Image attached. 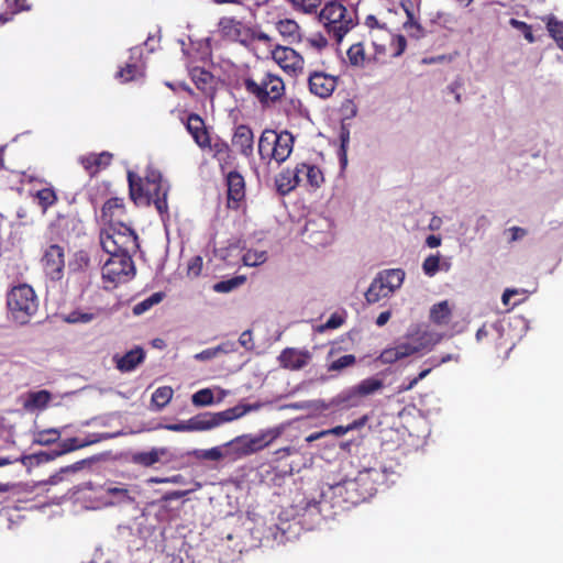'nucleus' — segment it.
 Here are the masks:
<instances>
[{
	"label": "nucleus",
	"mask_w": 563,
	"mask_h": 563,
	"mask_svg": "<svg viewBox=\"0 0 563 563\" xmlns=\"http://www.w3.org/2000/svg\"><path fill=\"white\" fill-rule=\"evenodd\" d=\"M238 85L263 109L279 103L286 92L284 79L265 66L247 68L239 77Z\"/></svg>",
	"instance_id": "nucleus-1"
},
{
	"label": "nucleus",
	"mask_w": 563,
	"mask_h": 563,
	"mask_svg": "<svg viewBox=\"0 0 563 563\" xmlns=\"http://www.w3.org/2000/svg\"><path fill=\"white\" fill-rule=\"evenodd\" d=\"M128 183L129 195L135 206L148 207L153 203L161 216L168 213L169 185L158 169L148 167L144 177L128 172Z\"/></svg>",
	"instance_id": "nucleus-2"
},
{
	"label": "nucleus",
	"mask_w": 563,
	"mask_h": 563,
	"mask_svg": "<svg viewBox=\"0 0 563 563\" xmlns=\"http://www.w3.org/2000/svg\"><path fill=\"white\" fill-rule=\"evenodd\" d=\"M319 21L327 35L335 43H341L344 36L357 25L356 12L335 0L323 5L319 13Z\"/></svg>",
	"instance_id": "nucleus-3"
},
{
	"label": "nucleus",
	"mask_w": 563,
	"mask_h": 563,
	"mask_svg": "<svg viewBox=\"0 0 563 563\" xmlns=\"http://www.w3.org/2000/svg\"><path fill=\"white\" fill-rule=\"evenodd\" d=\"M7 307L15 322L26 324L38 310V298L32 286L19 284L8 291Z\"/></svg>",
	"instance_id": "nucleus-4"
},
{
	"label": "nucleus",
	"mask_w": 563,
	"mask_h": 563,
	"mask_svg": "<svg viewBox=\"0 0 563 563\" xmlns=\"http://www.w3.org/2000/svg\"><path fill=\"white\" fill-rule=\"evenodd\" d=\"M295 136L284 130L277 132L265 129L258 140V154L263 159L275 161L282 164L287 161L294 150Z\"/></svg>",
	"instance_id": "nucleus-5"
},
{
	"label": "nucleus",
	"mask_w": 563,
	"mask_h": 563,
	"mask_svg": "<svg viewBox=\"0 0 563 563\" xmlns=\"http://www.w3.org/2000/svg\"><path fill=\"white\" fill-rule=\"evenodd\" d=\"M100 244L108 254H132L139 249L137 234L121 221L100 232Z\"/></svg>",
	"instance_id": "nucleus-6"
},
{
	"label": "nucleus",
	"mask_w": 563,
	"mask_h": 563,
	"mask_svg": "<svg viewBox=\"0 0 563 563\" xmlns=\"http://www.w3.org/2000/svg\"><path fill=\"white\" fill-rule=\"evenodd\" d=\"M102 267V278L112 287L128 283L135 276V266L131 254H109Z\"/></svg>",
	"instance_id": "nucleus-7"
},
{
	"label": "nucleus",
	"mask_w": 563,
	"mask_h": 563,
	"mask_svg": "<svg viewBox=\"0 0 563 563\" xmlns=\"http://www.w3.org/2000/svg\"><path fill=\"white\" fill-rule=\"evenodd\" d=\"M81 222L74 214H58L47 227L44 239L46 243H68L80 233Z\"/></svg>",
	"instance_id": "nucleus-8"
},
{
	"label": "nucleus",
	"mask_w": 563,
	"mask_h": 563,
	"mask_svg": "<svg viewBox=\"0 0 563 563\" xmlns=\"http://www.w3.org/2000/svg\"><path fill=\"white\" fill-rule=\"evenodd\" d=\"M46 244L41 257L43 271L51 280L59 282L64 277L65 250L57 243Z\"/></svg>",
	"instance_id": "nucleus-9"
},
{
	"label": "nucleus",
	"mask_w": 563,
	"mask_h": 563,
	"mask_svg": "<svg viewBox=\"0 0 563 563\" xmlns=\"http://www.w3.org/2000/svg\"><path fill=\"white\" fill-rule=\"evenodd\" d=\"M218 26L219 32L225 40L240 43L245 47L250 46L251 26L241 20L233 16H223L220 19Z\"/></svg>",
	"instance_id": "nucleus-10"
},
{
	"label": "nucleus",
	"mask_w": 563,
	"mask_h": 563,
	"mask_svg": "<svg viewBox=\"0 0 563 563\" xmlns=\"http://www.w3.org/2000/svg\"><path fill=\"white\" fill-rule=\"evenodd\" d=\"M187 132L191 135L196 145L206 151L210 146L212 140L211 134L206 125L205 120L197 113H189L186 118H181Z\"/></svg>",
	"instance_id": "nucleus-11"
},
{
	"label": "nucleus",
	"mask_w": 563,
	"mask_h": 563,
	"mask_svg": "<svg viewBox=\"0 0 563 563\" xmlns=\"http://www.w3.org/2000/svg\"><path fill=\"white\" fill-rule=\"evenodd\" d=\"M175 460L168 448H152L150 451L132 453L131 462L143 467H152L157 463L168 464Z\"/></svg>",
	"instance_id": "nucleus-12"
},
{
	"label": "nucleus",
	"mask_w": 563,
	"mask_h": 563,
	"mask_svg": "<svg viewBox=\"0 0 563 563\" xmlns=\"http://www.w3.org/2000/svg\"><path fill=\"white\" fill-rule=\"evenodd\" d=\"M309 91L321 98L327 99L332 96L338 86V78L324 71H313L308 77Z\"/></svg>",
	"instance_id": "nucleus-13"
},
{
	"label": "nucleus",
	"mask_w": 563,
	"mask_h": 563,
	"mask_svg": "<svg viewBox=\"0 0 563 563\" xmlns=\"http://www.w3.org/2000/svg\"><path fill=\"white\" fill-rule=\"evenodd\" d=\"M272 57L286 71L297 73L303 68L302 56L291 47L277 45L272 51Z\"/></svg>",
	"instance_id": "nucleus-14"
},
{
	"label": "nucleus",
	"mask_w": 563,
	"mask_h": 563,
	"mask_svg": "<svg viewBox=\"0 0 563 563\" xmlns=\"http://www.w3.org/2000/svg\"><path fill=\"white\" fill-rule=\"evenodd\" d=\"M228 187V208L239 209L241 201L245 198V180L236 170H231L227 175Z\"/></svg>",
	"instance_id": "nucleus-15"
},
{
	"label": "nucleus",
	"mask_w": 563,
	"mask_h": 563,
	"mask_svg": "<svg viewBox=\"0 0 563 563\" xmlns=\"http://www.w3.org/2000/svg\"><path fill=\"white\" fill-rule=\"evenodd\" d=\"M113 154L107 151L101 153H88L78 157V163L90 177L96 176L102 169L111 165Z\"/></svg>",
	"instance_id": "nucleus-16"
},
{
	"label": "nucleus",
	"mask_w": 563,
	"mask_h": 563,
	"mask_svg": "<svg viewBox=\"0 0 563 563\" xmlns=\"http://www.w3.org/2000/svg\"><path fill=\"white\" fill-rule=\"evenodd\" d=\"M311 360V353L307 350H297L295 347H286L278 356L279 364L283 368L289 371H299L308 365Z\"/></svg>",
	"instance_id": "nucleus-17"
},
{
	"label": "nucleus",
	"mask_w": 563,
	"mask_h": 563,
	"mask_svg": "<svg viewBox=\"0 0 563 563\" xmlns=\"http://www.w3.org/2000/svg\"><path fill=\"white\" fill-rule=\"evenodd\" d=\"M361 404L362 400L352 386L343 389L338 395L332 397L324 406V409L331 410L332 412L346 411L361 406Z\"/></svg>",
	"instance_id": "nucleus-18"
},
{
	"label": "nucleus",
	"mask_w": 563,
	"mask_h": 563,
	"mask_svg": "<svg viewBox=\"0 0 563 563\" xmlns=\"http://www.w3.org/2000/svg\"><path fill=\"white\" fill-rule=\"evenodd\" d=\"M207 150L211 152L212 158L219 163V167L222 172L233 166L235 156L228 142L220 136L212 139Z\"/></svg>",
	"instance_id": "nucleus-19"
},
{
	"label": "nucleus",
	"mask_w": 563,
	"mask_h": 563,
	"mask_svg": "<svg viewBox=\"0 0 563 563\" xmlns=\"http://www.w3.org/2000/svg\"><path fill=\"white\" fill-rule=\"evenodd\" d=\"M231 142L232 146L235 147L243 156L250 157L253 154L254 134L249 125H238L234 130Z\"/></svg>",
	"instance_id": "nucleus-20"
},
{
	"label": "nucleus",
	"mask_w": 563,
	"mask_h": 563,
	"mask_svg": "<svg viewBox=\"0 0 563 563\" xmlns=\"http://www.w3.org/2000/svg\"><path fill=\"white\" fill-rule=\"evenodd\" d=\"M280 435V431L277 429H271L266 432H263L260 435L247 438L243 437L239 439L243 443L242 445V452L244 454H252L255 453L266 446H268L275 439H277Z\"/></svg>",
	"instance_id": "nucleus-21"
},
{
	"label": "nucleus",
	"mask_w": 563,
	"mask_h": 563,
	"mask_svg": "<svg viewBox=\"0 0 563 563\" xmlns=\"http://www.w3.org/2000/svg\"><path fill=\"white\" fill-rule=\"evenodd\" d=\"M295 167L297 176L302 177V183H305L307 186L317 189L320 188L323 184L324 176L318 166L307 163H299Z\"/></svg>",
	"instance_id": "nucleus-22"
},
{
	"label": "nucleus",
	"mask_w": 563,
	"mask_h": 563,
	"mask_svg": "<svg viewBox=\"0 0 563 563\" xmlns=\"http://www.w3.org/2000/svg\"><path fill=\"white\" fill-rule=\"evenodd\" d=\"M302 184V177L297 176L296 167L282 170L275 178L276 190L282 196L288 195Z\"/></svg>",
	"instance_id": "nucleus-23"
},
{
	"label": "nucleus",
	"mask_w": 563,
	"mask_h": 563,
	"mask_svg": "<svg viewBox=\"0 0 563 563\" xmlns=\"http://www.w3.org/2000/svg\"><path fill=\"white\" fill-rule=\"evenodd\" d=\"M419 351V347L412 345L410 343H400L396 346L385 349L380 355L379 360L384 364H393L399 360H402L407 356H410Z\"/></svg>",
	"instance_id": "nucleus-24"
},
{
	"label": "nucleus",
	"mask_w": 563,
	"mask_h": 563,
	"mask_svg": "<svg viewBox=\"0 0 563 563\" xmlns=\"http://www.w3.org/2000/svg\"><path fill=\"white\" fill-rule=\"evenodd\" d=\"M125 213L126 210L123 198L112 197L108 199L101 208V218L109 224L113 223L115 219H121Z\"/></svg>",
	"instance_id": "nucleus-25"
},
{
	"label": "nucleus",
	"mask_w": 563,
	"mask_h": 563,
	"mask_svg": "<svg viewBox=\"0 0 563 563\" xmlns=\"http://www.w3.org/2000/svg\"><path fill=\"white\" fill-rule=\"evenodd\" d=\"M145 360V352L141 346L128 351L123 356L117 358V368L121 372L134 371Z\"/></svg>",
	"instance_id": "nucleus-26"
},
{
	"label": "nucleus",
	"mask_w": 563,
	"mask_h": 563,
	"mask_svg": "<svg viewBox=\"0 0 563 563\" xmlns=\"http://www.w3.org/2000/svg\"><path fill=\"white\" fill-rule=\"evenodd\" d=\"M377 277L382 278L380 282L387 288V291H389L391 295L402 285L405 279V272L400 268L385 269L379 272Z\"/></svg>",
	"instance_id": "nucleus-27"
},
{
	"label": "nucleus",
	"mask_w": 563,
	"mask_h": 563,
	"mask_svg": "<svg viewBox=\"0 0 563 563\" xmlns=\"http://www.w3.org/2000/svg\"><path fill=\"white\" fill-rule=\"evenodd\" d=\"M377 277L382 278L380 282L387 288V291H389L391 295L402 285L405 279V272L400 268L385 269L379 272Z\"/></svg>",
	"instance_id": "nucleus-28"
},
{
	"label": "nucleus",
	"mask_w": 563,
	"mask_h": 563,
	"mask_svg": "<svg viewBox=\"0 0 563 563\" xmlns=\"http://www.w3.org/2000/svg\"><path fill=\"white\" fill-rule=\"evenodd\" d=\"M51 399L52 395L48 390L31 391L27 394L23 407L27 411L42 410L47 407Z\"/></svg>",
	"instance_id": "nucleus-29"
},
{
	"label": "nucleus",
	"mask_w": 563,
	"mask_h": 563,
	"mask_svg": "<svg viewBox=\"0 0 563 563\" xmlns=\"http://www.w3.org/2000/svg\"><path fill=\"white\" fill-rule=\"evenodd\" d=\"M249 410L250 407L239 405L224 411L212 412L214 428L243 417Z\"/></svg>",
	"instance_id": "nucleus-30"
},
{
	"label": "nucleus",
	"mask_w": 563,
	"mask_h": 563,
	"mask_svg": "<svg viewBox=\"0 0 563 563\" xmlns=\"http://www.w3.org/2000/svg\"><path fill=\"white\" fill-rule=\"evenodd\" d=\"M380 279L382 278L376 276L365 291V300L369 305L376 303L379 300L390 296L389 291H387V288L384 286Z\"/></svg>",
	"instance_id": "nucleus-31"
},
{
	"label": "nucleus",
	"mask_w": 563,
	"mask_h": 563,
	"mask_svg": "<svg viewBox=\"0 0 563 563\" xmlns=\"http://www.w3.org/2000/svg\"><path fill=\"white\" fill-rule=\"evenodd\" d=\"M384 387V383L379 378L369 377L361 380L357 385L353 386L360 399L375 394Z\"/></svg>",
	"instance_id": "nucleus-32"
},
{
	"label": "nucleus",
	"mask_w": 563,
	"mask_h": 563,
	"mask_svg": "<svg viewBox=\"0 0 563 563\" xmlns=\"http://www.w3.org/2000/svg\"><path fill=\"white\" fill-rule=\"evenodd\" d=\"M451 361L457 362L459 361V355L445 354V355H443L441 357H435V356L430 357L427 361L430 364V367L427 368V369L421 371L419 373V375L410 382V384L408 385L407 389H411L418 382H420L421 379L427 377L430 374V372L432 371L433 367H438L441 364H444V363H448V362H451Z\"/></svg>",
	"instance_id": "nucleus-33"
},
{
	"label": "nucleus",
	"mask_w": 563,
	"mask_h": 563,
	"mask_svg": "<svg viewBox=\"0 0 563 563\" xmlns=\"http://www.w3.org/2000/svg\"><path fill=\"white\" fill-rule=\"evenodd\" d=\"M190 77L196 87L201 91H207L212 87L213 75L205 68L195 67L190 70Z\"/></svg>",
	"instance_id": "nucleus-34"
},
{
	"label": "nucleus",
	"mask_w": 563,
	"mask_h": 563,
	"mask_svg": "<svg viewBox=\"0 0 563 563\" xmlns=\"http://www.w3.org/2000/svg\"><path fill=\"white\" fill-rule=\"evenodd\" d=\"M385 37L386 41H388L389 47H390V56L398 57L400 56L407 47V40L404 35L391 34L388 30H379Z\"/></svg>",
	"instance_id": "nucleus-35"
},
{
	"label": "nucleus",
	"mask_w": 563,
	"mask_h": 563,
	"mask_svg": "<svg viewBox=\"0 0 563 563\" xmlns=\"http://www.w3.org/2000/svg\"><path fill=\"white\" fill-rule=\"evenodd\" d=\"M451 309L448 301L433 305L430 310V320L438 325H445L450 322Z\"/></svg>",
	"instance_id": "nucleus-36"
},
{
	"label": "nucleus",
	"mask_w": 563,
	"mask_h": 563,
	"mask_svg": "<svg viewBox=\"0 0 563 563\" xmlns=\"http://www.w3.org/2000/svg\"><path fill=\"white\" fill-rule=\"evenodd\" d=\"M60 455L62 454L59 453L58 450H52L49 452L41 451V452L34 453V454L23 455L20 457V461L23 465L30 466L33 463H35V464L47 463L49 461L55 460L56 457H58Z\"/></svg>",
	"instance_id": "nucleus-37"
},
{
	"label": "nucleus",
	"mask_w": 563,
	"mask_h": 563,
	"mask_svg": "<svg viewBox=\"0 0 563 563\" xmlns=\"http://www.w3.org/2000/svg\"><path fill=\"white\" fill-rule=\"evenodd\" d=\"M346 55L349 63L354 67H364L367 60L363 42L352 44L349 47Z\"/></svg>",
	"instance_id": "nucleus-38"
},
{
	"label": "nucleus",
	"mask_w": 563,
	"mask_h": 563,
	"mask_svg": "<svg viewBox=\"0 0 563 563\" xmlns=\"http://www.w3.org/2000/svg\"><path fill=\"white\" fill-rule=\"evenodd\" d=\"M174 395V390L170 386H162L158 387L153 394H152V406L156 408V410H162L164 407H166Z\"/></svg>",
	"instance_id": "nucleus-39"
},
{
	"label": "nucleus",
	"mask_w": 563,
	"mask_h": 563,
	"mask_svg": "<svg viewBox=\"0 0 563 563\" xmlns=\"http://www.w3.org/2000/svg\"><path fill=\"white\" fill-rule=\"evenodd\" d=\"M34 197L37 199V203L43 211L53 207L58 200L57 194L53 187H45L37 190Z\"/></svg>",
	"instance_id": "nucleus-40"
},
{
	"label": "nucleus",
	"mask_w": 563,
	"mask_h": 563,
	"mask_svg": "<svg viewBox=\"0 0 563 563\" xmlns=\"http://www.w3.org/2000/svg\"><path fill=\"white\" fill-rule=\"evenodd\" d=\"M276 29L279 32V34L285 37L289 38L291 41L299 37V24L290 19L280 20L276 23Z\"/></svg>",
	"instance_id": "nucleus-41"
},
{
	"label": "nucleus",
	"mask_w": 563,
	"mask_h": 563,
	"mask_svg": "<svg viewBox=\"0 0 563 563\" xmlns=\"http://www.w3.org/2000/svg\"><path fill=\"white\" fill-rule=\"evenodd\" d=\"M190 431H207L214 428L212 412H202L189 419Z\"/></svg>",
	"instance_id": "nucleus-42"
},
{
	"label": "nucleus",
	"mask_w": 563,
	"mask_h": 563,
	"mask_svg": "<svg viewBox=\"0 0 563 563\" xmlns=\"http://www.w3.org/2000/svg\"><path fill=\"white\" fill-rule=\"evenodd\" d=\"M104 490L107 495L113 497L118 504L134 503V497L131 496L130 490L122 485H109Z\"/></svg>",
	"instance_id": "nucleus-43"
},
{
	"label": "nucleus",
	"mask_w": 563,
	"mask_h": 563,
	"mask_svg": "<svg viewBox=\"0 0 563 563\" xmlns=\"http://www.w3.org/2000/svg\"><path fill=\"white\" fill-rule=\"evenodd\" d=\"M356 364V357L353 354H345L340 356L336 360L331 361L327 365V371L329 373H341L344 369L352 367Z\"/></svg>",
	"instance_id": "nucleus-44"
},
{
	"label": "nucleus",
	"mask_w": 563,
	"mask_h": 563,
	"mask_svg": "<svg viewBox=\"0 0 563 563\" xmlns=\"http://www.w3.org/2000/svg\"><path fill=\"white\" fill-rule=\"evenodd\" d=\"M402 7L406 11L407 20L404 23V29L413 37L419 38L423 34V29L419 24V22L415 18V13L412 8L407 7L402 3Z\"/></svg>",
	"instance_id": "nucleus-45"
},
{
	"label": "nucleus",
	"mask_w": 563,
	"mask_h": 563,
	"mask_svg": "<svg viewBox=\"0 0 563 563\" xmlns=\"http://www.w3.org/2000/svg\"><path fill=\"white\" fill-rule=\"evenodd\" d=\"M60 438V431L56 428H49L37 431L34 434L33 443L38 445H51L57 442Z\"/></svg>",
	"instance_id": "nucleus-46"
},
{
	"label": "nucleus",
	"mask_w": 563,
	"mask_h": 563,
	"mask_svg": "<svg viewBox=\"0 0 563 563\" xmlns=\"http://www.w3.org/2000/svg\"><path fill=\"white\" fill-rule=\"evenodd\" d=\"M291 8L301 13H316L321 4V0H285Z\"/></svg>",
	"instance_id": "nucleus-47"
},
{
	"label": "nucleus",
	"mask_w": 563,
	"mask_h": 563,
	"mask_svg": "<svg viewBox=\"0 0 563 563\" xmlns=\"http://www.w3.org/2000/svg\"><path fill=\"white\" fill-rule=\"evenodd\" d=\"M490 340H501L503 339V330L500 327L496 324H492L489 327L483 325L476 332L477 342L482 343L486 340V342Z\"/></svg>",
	"instance_id": "nucleus-48"
},
{
	"label": "nucleus",
	"mask_w": 563,
	"mask_h": 563,
	"mask_svg": "<svg viewBox=\"0 0 563 563\" xmlns=\"http://www.w3.org/2000/svg\"><path fill=\"white\" fill-rule=\"evenodd\" d=\"M163 298H164V294L163 292H154V294H152L146 299L137 302L136 305H134V307L132 309L133 313L135 316H140V314L146 312L153 306L159 303L163 300Z\"/></svg>",
	"instance_id": "nucleus-49"
},
{
	"label": "nucleus",
	"mask_w": 563,
	"mask_h": 563,
	"mask_svg": "<svg viewBox=\"0 0 563 563\" xmlns=\"http://www.w3.org/2000/svg\"><path fill=\"white\" fill-rule=\"evenodd\" d=\"M246 280L245 276H235L227 280L218 282L213 285L216 292H230L239 286L243 285Z\"/></svg>",
	"instance_id": "nucleus-50"
},
{
	"label": "nucleus",
	"mask_w": 563,
	"mask_h": 563,
	"mask_svg": "<svg viewBox=\"0 0 563 563\" xmlns=\"http://www.w3.org/2000/svg\"><path fill=\"white\" fill-rule=\"evenodd\" d=\"M266 260H267L266 251L249 250L242 256L243 264L245 266H251V267L258 266V265L265 263Z\"/></svg>",
	"instance_id": "nucleus-51"
},
{
	"label": "nucleus",
	"mask_w": 563,
	"mask_h": 563,
	"mask_svg": "<svg viewBox=\"0 0 563 563\" xmlns=\"http://www.w3.org/2000/svg\"><path fill=\"white\" fill-rule=\"evenodd\" d=\"M191 401L196 407L210 406L214 401L213 391L209 388L200 389L191 396Z\"/></svg>",
	"instance_id": "nucleus-52"
},
{
	"label": "nucleus",
	"mask_w": 563,
	"mask_h": 563,
	"mask_svg": "<svg viewBox=\"0 0 563 563\" xmlns=\"http://www.w3.org/2000/svg\"><path fill=\"white\" fill-rule=\"evenodd\" d=\"M550 36L556 42L558 46L563 51V23L551 19L547 24Z\"/></svg>",
	"instance_id": "nucleus-53"
},
{
	"label": "nucleus",
	"mask_w": 563,
	"mask_h": 563,
	"mask_svg": "<svg viewBox=\"0 0 563 563\" xmlns=\"http://www.w3.org/2000/svg\"><path fill=\"white\" fill-rule=\"evenodd\" d=\"M371 41L375 49V58L387 53V43L383 34L369 31Z\"/></svg>",
	"instance_id": "nucleus-54"
},
{
	"label": "nucleus",
	"mask_w": 563,
	"mask_h": 563,
	"mask_svg": "<svg viewBox=\"0 0 563 563\" xmlns=\"http://www.w3.org/2000/svg\"><path fill=\"white\" fill-rule=\"evenodd\" d=\"M7 1L14 5V11L1 13L0 22H2V23L11 21L12 15L14 13H18L21 11H27L31 8V5L27 3V0H7Z\"/></svg>",
	"instance_id": "nucleus-55"
},
{
	"label": "nucleus",
	"mask_w": 563,
	"mask_h": 563,
	"mask_svg": "<svg viewBox=\"0 0 563 563\" xmlns=\"http://www.w3.org/2000/svg\"><path fill=\"white\" fill-rule=\"evenodd\" d=\"M96 318L92 312H82L80 310H74L69 312L64 320L68 323H88Z\"/></svg>",
	"instance_id": "nucleus-56"
},
{
	"label": "nucleus",
	"mask_w": 563,
	"mask_h": 563,
	"mask_svg": "<svg viewBox=\"0 0 563 563\" xmlns=\"http://www.w3.org/2000/svg\"><path fill=\"white\" fill-rule=\"evenodd\" d=\"M422 269L426 275L432 277L440 269V255H430L422 263Z\"/></svg>",
	"instance_id": "nucleus-57"
},
{
	"label": "nucleus",
	"mask_w": 563,
	"mask_h": 563,
	"mask_svg": "<svg viewBox=\"0 0 563 563\" xmlns=\"http://www.w3.org/2000/svg\"><path fill=\"white\" fill-rule=\"evenodd\" d=\"M87 444H88V442H80L77 438H68V439L63 440L59 443L60 449L58 451L63 455V454L73 452L75 450L81 449V448L86 446Z\"/></svg>",
	"instance_id": "nucleus-58"
},
{
	"label": "nucleus",
	"mask_w": 563,
	"mask_h": 563,
	"mask_svg": "<svg viewBox=\"0 0 563 563\" xmlns=\"http://www.w3.org/2000/svg\"><path fill=\"white\" fill-rule=\"evenodd\" d=\"M203 266L202 257L197 255L189 260L187 264V275L188 277L196 278L201 274Z\"/></svg>",
	"instance_id": "nucleus-59"
},
{
	"label": "nucleus",
	"mask_w": 563,
	"mask_h": 563,
	"mask_svg": "<svg viewBox=\"0 0 563 563\" xmlns=\"http://www.w3.org/2000/svg\"><path fill=\"white\" fill-rule=\"evenodd\" d=\"M509 24H510L512 27H515V29H517V30L521 31V32H522V34H523V36H525V38H526L529 43H533V42H534V36H533V33H532V27H531L529 24H527V23H526V22H523V21H519V20H517V19H514V18H512V19H510Z\"/></svg>",
	"instance_id": "nucleus-60"
},
{
	"label": "nucleus",
	"mask_w": 563,
	"mask_h": 563,
	"mask_svg": "<svg viewBox=\"0 0 563 563\" xmlns=\"http://www.w3.org/2000/svg\"><path fill=\"white\" fill-rule=\"evenodd\" d=\"M137 73V66L134 64H126L124 67H122L117 76L120 78L123 82L131 81L135 78Z\"/></svg>",
	"instance_id": "nucleus-61"
},
{
	"label": "nucleus",
	"mask_w": 563,
	"mask_h": 563,
	"mask_svg": "<svg viewBox=\"0 0 563 563\" xmlns=\"http://www.w3.org/2000/svg\"><path fill=\"white\" fill-rule=\"evenodd\" d=\"M73 265L76 267V269L85 271L90 266V257L86 251H78L75 254L74 263Z\"/></svg>",
	"instance_id": "nucleus-62"
},
{
	"label": "nucleus",
	"mask_w": 563,
	"mask_h": 563,
	"mask_svg": "<svg viewBox=\"0 0 563 563\" xmlns=\"http://www.w3.org/2000/svg\"><path fill=\"white\" fill-rule=\"evenodd\" d=\"M486 344L488 346H490L493 349V351L497 354H499L501 351H509L511 349V346H508V340L505 335V333L503 332V339L501 340H490L488 339V341L486 342Z\"/></svg>",
	"instance_id": "nucleus-63"
},
{
	"label": "nucleus",
	"mask_w": 563,
	"mask_h": 563,
	"mask_svg": "<svg viewBox=\"0 0 563 563\" xmlns=\"http://www.w3.org/2000/svg\"><path fill=\"white\" fill-rule=\"evenodd\" d=\"M222 351L221 346L210 347L197 353L194 357L197 361H209L214 358Z\"/></svg>",
	"instance_id": "nucleus-64"
}]
</instances>
